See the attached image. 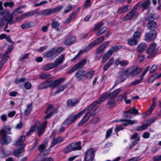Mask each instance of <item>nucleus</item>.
<instances>
[{"mask_svg":"<svg viewBox=\"0 0 161 161\" xmlns=\"http://www.w3.org/2000/svg\"><path fill=\"white\" fill-rule=\"evenodd\" d=\"M65 79V77L60 78L54 80L49 84L43 82L38 86V88L39 89H46L49 87L51 88H54L64 82Z\"/></svg>","mask_w":161,"mask_h":161,"instance_id":"f257e3e1","label":"nucleus"},{"mask_svg":"<svg viewBox=\"0 0 161 161\" xmlns=\"http://www.w3.org/2000/svg\"><path fill=\"white\" fill-rule=\"evenodd\" d=\"M121 91L120 88H118L115 90L111 93H109L108 92H105L100 97L99 99L97 101H95L97 102V104H100L105 101L106 98L110 99L116 96L117 94Z\"/></svg>","mask_w":161,"mask_h":161,"instance_id":"f03ea898","label":"nucleus"},{"mask_svg":"<svg viewBox=\"0 0 161 161\" xmlns=\"http://www.w3.org/2000/svg\"><path fill=\"white\" fill-rule=\"evenodd\" d=\"M81 143L79 142L72 143L67 145L64 149V153H68L72 151L79 150L81 148Z\"/></svg>","mask_w":161,"mask_h":161,"instance_id":"7ed1b4c3","label":"nucleus"},{"mask_svg":"<svg viewBox=\"0 0 161 161\" xmlns=\"http://www.w3.org/2000/svg\"><path fill=\"white\" fill-rule=\"evenodd\" d=\"M86 109H84L77 114H72L69 115L64 121V123L66 125H69L73 123L77 118L80 117L86 111Z\"/></svg>","mask_w":161,"mask_h":161,"instance_id":"20e7f679","label":"nucleus"},{"mask_svg":"<svg viewBox=\"0 0 161 161\" xmlns=\"http://www.w3.org/2000/svg\"><path fill=\"white\" fill-rule=\"evenodd\" d=\"M139 5V3H137L132 8L131 10L126 14L124 19V21L128 20L134 17L136 18L138 17L139 13L137 11V10Z\"/></svg>","mask_w":161,"mask_h":161,"instance_id":"39448f33","label":"nucleus"},{"mask_svg":"<svg viewBox=\"0 0 161 161\" xmlns=\"http://www.w3.org/2000/svg\"><path fill=\"white\" fill-rule=\"evenodd\" d=\"M0 19L1 25H3L5 21L8 22V23L10 24H12L13 23V15L7 14L5 16L4 13L2 12H0Z\"/></svg>","mask_w":161,"mask_h":161,"instance_id":"423d86ee","label":"nucleus"},{"mask_svg":"<svg viewBox=\"0 0 161 161\" xmlns=\"http://www.w3.org/2000/svg\"><path fill=\"white\" fill-rule=\"evenodd\" d=\"M156 44L155 43L152 44L149 47L147 51V53L149 54L147 57L150 59L153 57L158 51L156 47Z\"/></svg>","mask_w":161,"mask_h":161,"instance_id":"0eeeda50","label":"nucleus"},{"mask_svg":"<svg viewBox=\"0 0 161 161\" xmlns=\"http://www.w3.org/2000/svg\"><path fill=\"white\" fill-rule=\"evenodd\" d=\"M157 32L155 31H150L146 33L144 36V40L147 42H150L153 41L156 38Z\"/></svg>","mask_w":161,"mask_h":161,"instance_id":"6e6552de","label":"nucleus"},{"mask_svg":"<svg viewBox=\"0 0 161 161\" xmlns=\"http://www.w3.org/2000/svg\"><path fill=\"white\" fill-rule=\"evenodd\" d=\"M95 150L92 148H90L86 151L84 157L85 161H92L95 156Z\"/></svg>","mask_w":161,"mask_h":161,"instance_id":"1a4fd4ad","label":"nucleus"},{"mask_svg":"<svg viewBox=\"0 0 161 161\" xmlns=\"http://www.w3.org/2000/svg\"><path fill=\"white\" fill-rule=\"evenodd\" d=\"M86 63V59H83L80 62H79L72 68L69 70L68 71V73L71 74L75 71L77 69L83 68Z\"/></svg>","mask_w":161,"mask_h":161,"instance_id":"9d476101","label":"nucleus"},{"mask_svg":"<svg viewBox=\"0 0 161 161\" xmlns=\"http://www.w3.org/2000/svg\"><path fill=\"white\" fill-rule=\"evenodd\" d=\"M142 70L141 68H138L137 66L131 67L130 69L129 74L131 77H133L140 73Z\"/></svg>","mask_w":161,"mask_h":161,"instance_id":"9b49d317","label":"nucleus"},{"mask_svg":"<svg viewBox=\"0 0 161 161\" xmlns=\"http://www.w3.org/2000/svg\"><path fill=\"white\" fill-rule=\"evenodd\" d=\"M26 138L25 136H22L19 137L16 141L14 145L17 146H20V147L24 148L25 144L24 142Z\"/></svg>","mask_w":161,"mask_h":161,"instance_id":"f8f14e48","label":"nucleus"},{"mask_svg":"<svg viewBox=\"0 0 161 161\" xmlns=\"http://www.w3.org/2000/svg\"><path fill=\"white\" fill-rule=\"evenodd\" d=\"M0 143L2 145H6L10 143L12 139L11 137L7 135H1Z\"/></svg>","mask_w":161,"mask_h":161,"instance_id":"ddd939ff","label":"nucleus"},{"mask_svg":"<svg viewBox=\"0 0 161 161\" xmlns=\"http://www.w3.org/2000/svg\"><path fill=\"white\" fill-rule=\"evenodd\" d=\"M12 128L9 125H5L2 127L0 130V135H3L7 134H11V130Z\"/></svg>","mask_w":161,"mask_h":161,"instance_id":"4468645a","label":"nucleus"},{"mask_svg":"<svg viewBox=\"0 0 161 161\" xmlns=\"http://www.w3.org/2000/svg\"><path fill=\"white\" fill-rule=\"evenodd\" d=\"M44 56L51 60L55 58L56 57L54 53V48H53L45 52L44 53Z\"/></svg>","mask_w":161,"mask_h":161,"instance_id":"2eb2a0df","label":"nucleus"},{"mask_svg":"<svg viewBox=\"0 0 161 161\" xmlns=\"http://www.w3.org/2000/svg\"><path fill=\"white\" fill-rule=\"evenodd\" d=\"M64 140L63 137L61 136H58L56 137H54L52 139L50 148H51L54 147L56 144L62 142Z\"/></svg>","mask_w":161,"mask_h":161,"instance_id":"dca6fc26","label":"nucleus"},{"mask_svg":"<svg viewBox=\"0 0 161 161\" xmlns=\"http://www.w3.org/2000/svg\"><path fill=\"white\" fill-rule=\"evenodd\" d=\"M47 121H45L38 128V135L40 136L45 132L46 127L47 125Z\"/></svg>","mask_w":161,"mask_h":161,"instance_id":"f3484780","label":"nucleus"},{"mask_svg":"<svg viewBox=\"0 0 161 161\" xmlns=\"http://www.w3.org/2000/svg\"><path fill=\"white\" fill-rule=\"evenodd\" d=\"M138 113V110L135 108L134 106L131 109L129 110L128 111L124 112V115L125 117L129 118L130 117V116L128 114V113L136 115Z\"/></svg>","mask_w":161,"mask_h":161,"instance_id":"a211bd4d","label":"nucleus"},{"mask_svg":"<svg viewBox=\"0 0 161 161\" xmlns=\"http://www.w3.org/2000/svg\"><path fill=\"white\" fill-rule=\"evenodd\" d=\"M76 39V38L75 36H70L65 40L64 44L66 45H71L75 42Z\"/></svg>","mask_w":161,"mask_h":161,"instance_id":"6ab92c4d","label":"nucleus"},{"mask_svg":"<svg viewBox=\"0 0 161 161\" xmlns=\"http://www.w3.org/2000/svg\"><path fill=\"white\" fill-rule=\"evenodd\" d=\"M121 121L123 122V125L124 126H126L128 125H132L134 124L137 123V121L136 120H131L125 119H121L120 120Z\"/></svg>","mask_w":161,"mask_h":161,"instance_id":"aec40b11","label":"nucleus"},{"mask_svg":"<svg viewBox=\"0 0 161 161\" xmlns=\"http://www.w3.org/2000/svg\"><path fill=\"white\" fill-rule=\"evenodd\" d=\"M91 115V114H90L89 113H87L78 123V126H80L86 123L89 119Z\"/></svg>","mask_w":161,"mask_h":161,"instance_id":"412c9836","label":"nucleus"},{"mask_svg":"<svg viewBox=\"0 0 161 161\" xmlns=\"http://www.w3.org/2000/svg\"><path fill=\"white\" fill-rule=\"evenodd\" d=\"M64 55L62 54L55 59V62L54 63L56 67L58 66L63 62L64 60Z\"/></svg>","mask_w":161,"mask_h":161,"instance_id":"4be33fe9","label":"nucleus"},{"mask_svg":"<svg viewBox=\"0 0 161 161\" xmlns=\"http://www.w3.org/2000/svg\"><path fill=\"white\" fill-rule=\"evenodd\" d=\"M157 25L156 23L153 21H150L147 24V29L151 31H154L156 28Z\"/></svg>","mask_w":161,"mask_h":161,"instance_id":"5701e85b","label":"nucleus"},{"mask_svg":"<svg viewBox=\"0 0 161 161\" xmlns=\"http://www.w3.org/2000/svg\"><path fill=\"white\" fill-rule=\"evenodd\" d=\"M147 47V45L145 43H140L136 47V51L137 52L141 53Z\"/></svg>","mask_w":161,"mask_h":161,"instance_id":"b1692460","label":"nucleus"},{"mask_svg":"<svg viewBox=\"0 0 161 161\" xmlns=\"http://www.w3.org/2000/svg\"><path fill=\"white\" fill-rule=\"evenodd\" d=\"M39 14L40 15L42 16L49 15L53 14L52 9H45L40 11L39 12Z\"/></svg>","mask_w":161,"mask_h":161,"instance_id":"393cba45","label":"nucleus"},{"mask_svg":"<svg viewBox=\"0 0 161 161\" xmlns=\"http://www.w3.org/2000/svg\"><path fill=\"white\" fill-rule=\"evenodd\" d=\"M139 3V7L142 6L143 10L147 9L150 7L151 2L150 0H146L144 1L142 4Z\"/></svg>","mask_w":161,"mask_h":161,"instance_id":"a878e982","label":"nucleus"},{"mask_svg":"<svg viewBox=\"0 0 161 161\" xmlns=\"http://www.w3.org/2000/svg\"><path fill=\"white\" fill-rule=\"evenodd\" d=\"M77 100L75 98L70 99L67 101V104L68 106L72 107L75 105L77 103Z\"/></svg>","mask_w":161,"mask_h":161,"instance_id":"bb28decb","label":"nucleus"},{"mask_svg":"<svg viewBox=\"0 0 161 161\" xmlns=\"http://www.w3.org/2000/svg\"><path fill=\"white\" fill-rule=\"evenodd\" d=\"M145 72H143L140 76V79L134 81L131 83L132 85L134 86L142 83V82L143 77L146 74Z\"/></svg>","mask_w":161,"mask_h":161,"instance_id":"cd10ccee","label":"nucleus"},{"mask_svg":"<svg viewBox=\"0 0 161 161\" xmlns=\"http://www.w3.org/2000/svg\"><path fill=\"white\" fill-rule=\"evenodd\" d=\"M77 12H73L69 16V17L66 19L64 22L65 24H68L69 23L72 19L75 18V15Z\"/></svg>","mask_w":161,"mask_h":161,"instance_id":"c85d7f7f","label":"nucleus"},{"mask_svg":"<svg viewBox=\"0 0 161 161\" xmlns=\"http://www.w3.org/2000/svg\"><path fill=\"white\" fill-rule=\"evenodd\" d=\"M114 62V58H111L110 60L107 62L103 67V70L104 71H106L108 68L112 65Z\"/></svg>","mask_w":161,"mask_h":161,"instance_id":"c756f323","label":"nucleus"},{"mask_svg":"<svg viewBox=\"0 0 161 161\" xmlns=\"http://www.w3.org/2000/svg\"><path fill=\"white\" fill-rule=\"evenodd\" d=\"M31 110L32 104L27 105L24 111V115L26 116H28L31 114Z\"/></svg>","mask_w":161,"mask_h":161,"instance_id":"7c9ffc66","label":"nucleus"},{"mask_svg":"<svg viewBox=\"0 0 161 161\" xmlns=\"http://www.w3.org/2000/svg\"><path fill=\"white\" fill-rule=\"evenodd\" d=\"M138 42V40L133 38L129 39L127 40L128 44L131 46L136 45Z\"/></svg>","mask_w":161,"mask_h":161,"instance_id":"2f4dec72","label":"nucleus"},{"mask_svg":"<svg viewBox=\"0 0 161 161\" xmlns=\"http://www.w3.org/2000/svg\"><path fill=\"white\" fill-rule=\"evenodd\" d=\"M24 148L20 147L18 149L15 150L14 152V156L16 157H18L23 155V150Z\"/></svg>","mask_w":161,"mask_h":161,"instance_id":"473e14b6","label":"nucleus"},{"mask_svg":"<svg viewBox=\"0 0 161 161\" xmlns=\"http://www.w3.org/2000/svg\"><path fill=\"white\" fill-rule=\"evenodd\" d=\"M56 67L54 63H51L46 64L43 68L44 71H47Z\"/></svg>","mask_w":161,"mask_h":161,"instance_id":"72a5a7b5","label":"nucleus"},{"mask_svg":"<svg viewBox=\"0 0 161 161\" xmlns=\"http://www.w3.org/2000/svg\"><path fill=\"white\" fill-rule=\"evenodd\" d=\"M111 55V52L110 51H108L103 55L102 58V63L105 62Z\"/></svg>","mask_w":161,"mask_h":161,"instance_id":"f704fd0d","label":"nucleus"},{"mask_svg":"<svg viewBox=\"0 0 161 161\" xmlns=\"http://www.w3.org/2000/svg\"><path fill=\"white\" fill-rule=\"evenodd\" d=\"M33 23L32 22H29L21 25V27L22 29H27L32 27L33 26Z\"/></svg>","mask_w":161,"mask_h":161,"instance_id":"c9c22d12","label":"nucleus"},{"mask_svg":"<svg viewBox=\"0 0 161 161\" xmlns=\"http://www.w3.org/2000/svg\"><path fill=\"white\" fill-rule=\"evenodd\" d=\"M67 87V85H63L58 86L57 88V89L55 92L54 93L55 94H58L60 92H63Z\"/></svg>","mask_w":161,"mask_h":161,"instance_id":"e433bc0d","label":"nucleus"},{"mask_svg":"<svg viewBox=\"0 0 161 161\" xmlns=\"http://www.w3.org/2000/svg\"><path fill=\"white\" fill-rule=\"evenodd\" d=\"M97 102L95 101L92 103L91 104H90L87 108V109H86V110H87V113H89L91 115V112L93 108L97 105Z\"/></svg>","mask_w":161,"mask_h":161,"instance_id":"4c0bfd02","label":"nucleus"},{"mask_svg":"<svg viewBox=\"0 0 161 161\" xmlns=\"http://www.w3.org/2000/svg\"><path fill=\"white\" fill-rule=\"evenodd\" d=\"M48 142V139L46 138L45 140V144H42L39 145L38 147L39 150L41 152L45 149L47 146V143Z\"/></svg>","mask_w":161,"mask_h":161,"instance_id":"58836bf2","label":"nucleus"},{"mask_svg":"<svg viewBox=\"0 0 161 161\" xmlns=\"http://www.w3.org/2000/svg\"><path fill=\"white\" fill-rule=\"evenodd\" d=\"M128 6L126 5L119 8L117 12L119 14L124 13L128 10Z\"/></svg>","mask_w":161,"mask_h":161,"instance_id":"ea45409f","label":"nucleus"},{"mask_svg":"<svg viewBox=\"0 0 161 161\" xmlns=\"http://www.w3.org/2000/svg\"><path fill=\"white\" fill-rule=\"evenodd\" d=\"M94 74V71L93 70L90 71L85 74L84 76L86 78H91Z\"/></svg>","mask_w":161,"mask_h":161,"instance_id":"a19ab883","label":"nucleus"},{"mask_svg":"<svg viewBox=\"0 0 161 161\" xmlns=\"http://www.w3.org/2000/svg\"><path fill=\"white\" fill-rule=\"evenodd\" d=\"M35 13L33 12H29L22 14L20 17L21 18H24L26 17H28L33 15Z\"/></svg>","mask_w":161,"mask_h":161,"instance_id":"79ce46f5","label":"nucleus"},{"mask_svg":"<svg viewBox=\"0 0 161 161\" xmlns=\"http://www.w3.org/2000/svg\"><path fill=\"white\" fill-rule=\"evenodd\" d=\"M58 112V108H56L53 111L50 112V113L48 114L45 117V119H49L51 117V116L53 114L57 113Z\"/></svg>","mask_w":161,"mask_h":161,"instance_id":"37998d69","label":"nucleus"},{"mask_svg":"<svg viewBox=\"0 0 161 161\" xmlns=\"http://www.w3.org/2000/svg\"><path fill=\"white\" fill-rule=\"evenodd\" d=\"M64 50L62 47H59L55 49H54V53L56 57L60 54Z\"/></svg>","mask_w":161,"mask_h":161,"instance_id":"c03bdc74","label":"nucleus"},{"mask_svg":"<svg viewBox=\"0 0 161 161\" xmlns=\"http://www.w3.org/2000/svg\"><path fill=\"white\" fill-rule=\"evenodd\" d=\"M51 25L52 27L53 28H57L59 26V23L54 19H52Z\"/></svg>","mask_w":161,"mask_h":161,"instance_id":"a18cd8bd","label":"nucleus"},{"mask_svg":"<svg viewBox=\"0 0 161 161\" xmlns=\"http://www.w3.org/2000/svg\"><path fill=\"white\" fill-rule=\"evenodd\" d=\"M107 30V28L106 27H103L100 29L96 34L97 36H99Z\"/></svg>","mask_w":161,"mask_h":161,"instance_id":"49530a36","label":"nucleus"},{"mask_svg":"<svg viewBox=\"0 0 161 161\" xmlns=\"http://www.w3.org/2000/svg\"><path fill=\"white\" fill-rule=\"evenodd\" d=\"M116 104V103L114 100H110L108 102L107 105L110 108L114 107Z\"/></svg>","mask_w":161,"mask_h":161,"instance_id":"de8ad7c7","label":"nucleus"},{"mask_svg":"<svg viewBox=\"0 0 161 161\" xmlns=\"http://www.w3.org/2000/svg\"><path fill=\"white\" fill-rule=\"evenodd\" d=\"M148 126V125L147 124H143L141 126H139L136 128L137 131H142L146 129Z\"/></svg>","mask_w":161,"mask_h":161,"instance_id":"09e8293b","label":"nucleus"},{"mask_svg":"<svg viewBox=\"0 0 161 161\" xmlns=\"http://www.w3.org/2000/svg\"><path fill=\"white\" fill-rule=\"evenodd\" d=\"M1 151L3 157L8 156L11 154V152L9 151L6 149H2Z\"/></svg>","mask_w":161,"mask_h":161,"instance_id":"8fccbe9b","label":"nucleus"},{"mask_svg":"<svg viewBox=\"0 0 161 161\" xmlns=\"http://www.w3.org/2000/svg\"><path fill=\"white\" fill-rule=\"evenodd\" d=\"M126 94L127 92H125L123 94H121L118 97L117 99L118 101H120L123 99L125 100V99H126Z\"/></svg>","mask_w":161,"mask_h":161,"instance_id":"3c124183","label":"nucleus"},{"mask_svg":"<svg viewBox=\"0 0 161 161\" xmlns=\"http://www.w3.org/2000/svg\"><path fill=\"white\" fill-rule=\"evenodd\" d=\"M63 6H60L52 9L53 14L56 13L60 11L63 8Z\"/></svg>","mask_w":161,"mask_h":161,"instance_id":"603ef678","label":"nucleus"},{"mask_svg":"<svg viewBox=\"0 0 161 161\" xmlns=\"http://www.w3.org/2000/svg\"><path fill=\"white\" fill-rule=\"evenodd\" d=\"M50 75L49 73H42L39 76V78L43 80L49 77Z\"/></svg>","mask_w":161,"mask_h":161,"instance_id":"864d4df0","label":"nucleus"},{"mask_svg":"<svg viewBox=\"0 0 161 161\" xmlns=\"http://www.w3.org/2000/svg\"><path fill=\"white\" fill-rule=\"evenodd\" d=\"M85 70H78L76 73L75 76L76 78H78L81 77L83 74Z\"/></svg>","mask_w":161,"mask_h":161,"instance_id":"5fc2aeb1","label":"nucleus"},{"mask_svg":"<svg viewBox=\"0 0 161 161\" xmlns=\"http://www.w3.org/2000/svg\"><path fill=\"white\" fill-rule=\"evenodd\" d=\"M156 118L155 117H153L148 119V120H146L145 122H146L149 126L152 123L154 122Z\"/></svg>","mask_w":161,"mask_h":161,"instance_id":"6e6d98bb","label":"nucleus"},{"mask_svg":"<svg viewBox=\"0 0 161 161\" xmlns=\"http://www.w3.org/2000/svg\"><path fill=\"white\" fill-rule=\"evenodd\" d=\"M104 36H101L99 37L97 39H96L95 41V42L96 43L97 45L99 44L100 43H101L104 40Z\"/></svg>","mask_w":161,"mask_h":161,"instance_id":"4d7b16f0","label":"nucleus"},{"mask_svg":"<svg viewBox=\"0 0 161 161\" xmlns=\"http://www.w3.org/2000/svg\"><path fill=\"white\" fill-rule=\"evenodd\" d=\"M141 33L138 31H136L134 32L133 34V38L136 39L137 40L139 41V39L140 37Z\"/></svg>","mask_w":161,"mask_h":161,"instance_id":"13d9d810","label":"nucleus"},{"mask_svg":"<svg viewBox=\"0 0 161 161\" xmlns=\"http://www.w3.org/2000/svg\"><path fill=\"white\" fill-rule=\"evenodd\" d=\"M125 78H123L122 75H121V81H120L118 79L116 81V82H115L114 84V85L113 86V88H114V87L115 86H116L117 85H118L119 84V83H120L121 81H124L125 80Z\"/></svg>","mask_w":161,"mask_h":161,"instance_id":"bf43d9fd","label":"nucleus"},{"mask_svg":"<svg viewBox=\"0 0 161 161\" xmlns=\"http://www.w3.org/2000/svg\"><path fill=\"white\" fill-rule=\"evenodd\" d=\"M129 63V62L126 60H121L120 65L121 66H126Z\"/></svg>","mask_w":161,"mask_h":161,"instance_id":"052dcab7","label":"nucleus"},{"mask_svg":"<svg viewBox=\"0 0 161 161\" xmlns=\"http://www.w3.org/2000/svg\"><path fill=\"white\" fill-rule=\"evenodd\" d=\"M105 49V47H104L103 45L101 44L99 47H98L96 52H97V53H102V52Z\"/></svg>","mask_w":161,"mask_h":161,"instance_id":"680f3d73","label":"nucleus"},{"mask_svg":"<svg viewBox=\"0 0 161 161\" xmlns=\"http://www.w3.org/2000/svg\"><path fill=\"white\" fill-rule=\"evenodd\" d=\"M103 25V22H99L97 24L95 25V27L93 30V31H95L96 30H98L101 26H102Z\"/></svg>","mask_w":161,"mask_h":161,"instance_id":"e2e57ef3","label":"nucleus"},{"mask_svg":"<svg viewBox=\"0 0 161 161\" xmlns=\"http://www.w3.org/2000/svg\"><path fill=\"white\" fill-rule=\"evenodd\" d=\"M72 6L71 5H70L66 8L64 10V13L65 14H67L69 12H70L72 9Z\"/></svg>","mask_w":161,"mask_h":161,"instance_id":"0e129e2a","label":"nucleus"},{"mask_svg":"<svg viewBox=\"0 0 161 161\" xmlns=\"http://www.w3.org/2000/svg\"><path fill=\"white\" fill-rule=\"evenodd\" d=\"M118 46H115L113 47H112L111 49L109 50L108 51H110L112 53V54L114 53H115L117 52L118 49Z\"/></svg>","mask_w":161,"mask_h":161,"instance_id":"69168bd1","label":"nucleus"},{"mask_svg":"<svg viewBox=\"0 0 161 161\" xmlns=\"http://www.w3.org/2000/svg\"><path fill=\"white\" fill-rule=\"evenodd\" d=\"M48 3V1L47 0H45L42 1L39 3H36L34 6L35 7H38L39 6L42 5L44 4L47 3Z\"/></svg>","mask_w":161,"mask_h":161,"instance_id":"338daca9","label":"nucleus"},{"mask_svg":"<svg viewBox=\"0 0 161 161\" xmlns=\"http://www.w3.org/2000/svg\"><path fill=\"white\" fill-rule=\"evenodd\" d=\"M99 118L98 117H96L91 120V122L92 124H95L99 121Z\"/></svg>","mask_w":161,"mask_h":161,"instance_id":"774afa93","label":"nucleus"}]
</instances>
